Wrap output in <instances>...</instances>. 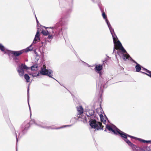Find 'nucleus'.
Instances as JSON below:
<instances>
[{
  "mask_svg": "<svg viewBox=\"0 0 151 151\" xmlns=\"http://www.w3.org/2000/svg\"><path fill=\"white\" fill-rule=\"evenodd\" d=\"M100 116V119H102V118L103 117V116L102 114H99Z\"/></svg>",
  "mask_w": 151,
  "mask_h": 151,
  "instance_id": "35",
  "label": "nucleus"
},
{
  "mask_svg": "<svg viewBox=\"0 0 151 151\" xmlns=\"http://www.w3.org/2000/svg\"><path fill=\"white\" fill-rule=\"evenodd\" d=\"M40 35L38 30L37 32L35 37L33 40L32 43L29 46L27 47L26 49H23L24 50V52H27L32 50L33 49L32 46L33 44H35L37 41H38L40 40Z\"/></svg>",
  "mask_w": 151,
  "mask_h": 151,
  "instance_id": "7",
  "label": "nucleus"
},
{
  "mask_svg": "<svg viewBox=\"0 0 151 151\" xmlns=\"http://www.w3.org/2000/svg\"><path fill=\"white\" fill-rule=\"evenodd\" d=\"M47 28H50L52 30V32H50V33L49 35H48V36L47 37V38L49 39H52L53 38V35H52L54 34L56 36H58V35L59 36H62V35H57L55 33V31H54V33H52V31L54 30V28H52V27H46Z\"/></svg>",
  "mask_w": 151,
  "mask_h": 151,
  "instance_id": "16",
  "label": "nucleus"
},
{
  "mask_svg": "<svg viewBox=\"0 0 151 151\" xmlns=\"http://www.w3.org/2000/svg\"><path fill=\"white\" fill-rule=\"evenodd\" d=\"M86 114L89 120L97 117L95 114L94 111L92 110H89L88 111H87Z\"/></svg>",
  "mask_w": 151,
  "mask_h": 151,
  "instance_id": "11",
  "label": "nucleus"
},
{
  "mask_svg": "<svg viewBox=\"0 0 151 151\" xmlns=\"http://www.w3.org/2000/svg\"><path fill=\"white\" fill-rule=\"evenodd\" d=\"M24 78L26 80L27 82H29V80L30 78V77L28 74H25L24 75Z\"/></svg>",
  "mask_w": 151,
  "mask_h": 151,
  "instance_id": "27",
  "label": "nucleus"
},
{
  "mask_svg": "<svg viewBox=\"0 0 151 151\" xmlns=\"http://www.w3.org/2000/svg\"><path fill=\"white\" fill-rule=\"evenodd\" d=\"M17 70L19 76L21 77H23L24 73V70H22L17 68Z\"/></svg>",
  "mask_w": 151,
  "mask_h": 151,
  "instance_id": "18",
  "label": "nucleus"
},
{
  "mask_svg": "<svg viewBox=\"0 0 151 151\" xmlns=\"http://www.w3.org/2000/svg\"><path fill=\"white\" fill-rule=\"evenodd\" d=\"M77 110L79 114H81L83 113V109L82 106L77 107Z\"/></svg>",
  "mask_w": 151,
  "mask_h": 151,
  "instance_id": "19",
  "label": "nucleus"
},
{
  "mask_svg": "<svg viewBox=\"0 0 151 151\" xmlns=\"http://www.w3.org/2000/svg\"><path fill=\"white\" fill-rule=\"evenodd\" d=\"M41 75L40 74V73H36V77L37 78H39L40 77L39 76Z\"/></svg>",
  "mask_w": 151,
  "mask_h": 151,
  "instance_id": "31",
  "label": "nucleus"
},
{
  "mask_svg": "<svg viewBox=\"0 0 151 151\" xmlns=\"http://www.w3.org/2000/svg\"><path fill=\"white\" fill-rule=\"evenodd\" d=\"M117 53H118V55H119V52H118Z\"/></svg>",
  "mask_w": 151,
  "mask_h": 151,
  "instance_id": "44",
  "label": "nucleus"
},
{
  "mask_svg": "<svg viewBox=\"0 0 151 151\" xmlns=\"http://www.w3.org/2000/svg\"><path fill=\"white\" fill-rule=\"evenodd\" d=\"M116 42L118 46L120 47V50L123 53H126V54L124 53L122 54V57L123 60L125 61L129 58H130L131 57L130 55L127 52L126 50L122 46L119 40H118L116 41Z\"/></svg>",
  "mask_w": 151,
  "mask_h": 151,
  "instance_id": "5",
  "label": "nucleus"
},
{
  "mask_svg": "<svg viewBox=\"0 0 151 151\" xmlns=\"http://www.w3.org/2000/svg\"><path fill=\"white\" fill-rule=\"evenodd\" d=\"M72 9H70L68 11V13H70L72 11Z\"/></svg>",
  "mask_w": 151,
  "mask_h": 151,
  "instance_id": "37",
  "label": "nucleus"
},
{
  "mask_svg": "<svg viewBox=\"0 0 151 151\" xmlns=\"http://www.w3.org/2000/svg\"><path fill=\"white\" fill-rule=\"evenodd\" d=\"M40 74L41 75L47 76L49 77L52 78L58 81L59 83H60L54 78L52 77L53 71L50 69L47 70L44 67H42L40 71Z\"/></svg>",
  "mask_w": 151,
  "mask_h": 151,
  "instance_id": "6",
  "label": "nucleus"
},
{
  "mask_svg": "<svg viewBox=\"0 0 151 151\" xmlns=\"http://www.w3.org/2000/svg\"><path fill=\"white\" fill-rule=\"evenodd\" d=\"M93 1H94L93 0H92Z\"/></svg>",
  "mask_w": 151,
  "mask_h": 151,
  "instance_id": "49",
  "label": "nucleus"
},
{
  "mask_svg": "<svg viewBox=\"0 0 151 151\" xmlns=\"http://www.w3.org/2000/svg\"><path fill=\"white\" fill-rule=\"evenodd\" d=\"M29 98V97L28 98V101ZM28 103H29V102H28Z\"/></svg>",
  "mask_w": 151,
  "mask_h": 151,
  "instance_id": "46",
  "label": "nucleus"
},
{
  "mask_svg": "<svg viewBox=\"0 0 151 151\" xmlns=\"http://www.w3.org/2000/svg\"><path fill=\"white\" fill-rule=\"evenodd\" d=\"M16 151H17V148H16Z\"/></svg>",
  "mask_w": 151,
  "mask_h": 151,
  "instance_id": "43",
  "label": "nucleus"
},
{
  "mask_svg": "<svg viewBox=\"0 0 151 151\" xmlns=\"http://www.w3.org/2000/svg\"><path fill=\"white\" fill-rule=\"evenodd\" d=\"M29 87H28L27 88V97H28V98L29 97Z\"/></svg>",
  "mask_w": 151,
  "mask_h": 151,
  "instance_id": "34",
  "label": "nucleus"
},
{
  "mask_svg": "<svg viewBox=\"0 0 151 151\" xmlns=\"http://www.w3.org/2000/svg\"><path fill=\"white\" fill-rule=\"evenodd\" d=\"M138 140L144 143H150L151 142V140H146L142 139L139 138L138 139Z\"/></svg>",
  "mask_w": 151,
  "mask_h": 151,
  "instance_id": "23",
  "label": "nucleus"
},
{
  "mask_svg": "<svg viewBox=\"0 0 151 151\" xmlns=\"http://www.w3.org/2000/svg\"><path fill=\"white\" fill-rule=\"evenodd\" d=\"M11 52L10 53L12 54L13 55L12 56H14L15 57H17L21 54H22L24 52V50H22L19 51H9Z\"/></svg>",
  "mask_w": 151,
  "mask_h": 151,
  "instance_id": "14",
  "label": "nucleus"
},
{
  "mask_svg": "<svg viewBox=\"0 0 151 151\" xmlns=\"http://www.w3.org/2000/svg\"><path fill=\"white\" fill-rule=\"evenodd\" d=\"M29 109L30 111H31L30 107V105L29 104Z\"/></svg>",
  "mask_w": 151,
  "mask_h": 151,
  "instance_id": "41",
  "label": "nucleus"
},
{
  "mask_svg": "<svg viewBox=\"0 0 151 151\" xmlns=\"http://www.w3.org/2000/svg\"><path fill=\"white\" fill-rule=\"evenodd\" d=\"M107 25L108 26V27L111 33V34L112 36L114 43V44H115L116 43V41L118 40V39L116 36V34L115 33L114 29L111 26V25L109 22H108L107 21Z\"/></svg>",
  "mask_w": 151,
  "mask_h": 151,
  "instance_id": "9",
  "label": "nucleus"
},
{
  "mask_svg": "<svg viewBox=\"0 0 151 151\" xmlns=\"http://www.w3.org/2000/svg\"><path fill=\"white\" fill-rule=\"evenodd\" d=\"M69 15H65L60 18L59 22L57 23L54 26L52 27V28H54V30L52 31V33H54L55 31L57 35H62V26H66L68 25L69 21Z\"/></svg>",
  "mask_w": 151,
  "mask_h": 151,
  "instance_id": "1",
  "label": "nucleus"
},
{
  "mask_svg": "<svg viewBox=\"0 0 151 151\" xmlns=\"http://www.w3.org/2000/svg\"><path fill=\"white\" fill-rule=\"evenodd\" d=\"M30 124H35V125L42 128H45L43 127H47V126H44L41 123H38L37 122L34 120H32L30 122V123L28 121H26L24 122L22 124L21 127V129L23 134H25L27 130L30 127Z\"/></svg>",
  "mask_w": 151,
  "mask_h": 151,
  "instance_id": "2",
  "label": "nucleus"
},
{
  "mask_svg": "<svg viewBox=\"0 0 151 151\" xmlns=\"http://www.w3.org/2000/svg\"><path fill=\"white\" fill-rule=\"evenodd\" d=\"M30 116H31V114H30Z\"/></svg>",
  "mask_w": 151,
  "mask_h": 151,
  "instance_id": "47",
  "label": "nucleus"
},
{
  "mask_svg": "<svg viewBox=\"0 0 151 151\" xmlns=\"http://www.w3.org/2000/svg\"><path fill=\"white\" fill-rule=\"evenodd\" d=\"M106 131V129L104 130V131Z\"/></svg>",
  "mask_w": 151,
  "mask_h": 151,
  "instance_id": "45",
  "label": "nucleus"
},
{
  "mask_svg": "<svg viewBox=\"0 0 151 151\" xmlns=\"http://www.w3.org/2000/svg\"><path fill=\"white\" fill-rule=\"evenodd\" d=\"M50 32H49L48 30H42L41 32V33L44 35H47L49 34Z\"/></svg>",
  "mask_w": 151,
  "mask_h": 151,
  "instance_id": "21",
  "label": "nucleus"
},
{
  "mask_svg": "<svg viewBox=\"0 0 151 151\" xmlns=\"http://www.w3.org/2000/svg\"><path fill=\"white\" fill-rule=\"evenodd\" d=\"M142 70H145L146 71V70H145V69H146V68H144L143 67H142Z\"/></svg>",
  "mask_w": 151,
  "mask_h": 151,
  "instance_id": "39",
  "label": "nucleus"
},
{
  "mask_svg": "<svg viewBox=\"0 0 151 151\" xmlns=\"http://www.w3.org/2000/svg\"><path fill=\"white\" fill-rule=\"evenodd\" d=\"M145 151H150V146H146L144 148Z\"/></svg>",
  "mask_w": 151,
  "mask_h": 151,
  "instance_id": "28",
  "label": "nucleus"
},
{
  "mask_svg": "<svg viewBox=\"0 0 151 151\" xmlns=\"http://www.w3.org/2000/svg\"><path fill=\"white\" fill-rule=\"evenodd\" d=\"M37 65H35L32 66L30 68V69L31 70H37Z\"/></svg>",
  "mask_w": 151,
  "mask_h": 151,
  "instance_id": "26",
  "label": "nucleus"
},
{
  "mask_svg": "<svg viewBox=\"0 0 151 151\" xmlns=\"http://www.w3.org/2000/svg\"><path fill=\"white\" fill-rule=\"evenodd\" d=\"M17 68L22 69V70H27L30 69V68L27 67L25 64L22 63L21 65H19Z\"/></svg>",
  "mask_w": 151,
  "mask_h": 151,
  "instance_id": "17",
  "label": "nucleus"
},
{
  "mask_svg": "<svg viewBox=\"0 0 151 151\" xmlns=\"http://www.w3.org/2000/svg\"><path fill=\"white\" fill-rule=\"evenodd\" d=\"M116 47H115V45L114 44V50H113V52H114V51H115V49H116Z\"/></svg>",
  "mask_w": 151,
  "mask_h": 151,
  "instance_id": "38",
  "label": "nucleus"
},
{
  "mask_svg": "<svg viewBox=\"0 0 151 151\" xmlns=\"http://www.w3.org/2000/svg\"><path fill=\"white\" fill-rule=\"evenodd\" d=\"M102 15L103 18L105 19L106 23V24H107V21L108 22H109V21L107 19V16L106 14H105L104 12H102Z\"/></svg>",
  "mask_w": 151,
  "mask_h": 151,
  "instance_id": "22",
  "label": "nucleus"
},
{
  "mask_svg": "<svg viewBox=\"0 0 151 151\" xmlns=\"http://www.w3.org/2000/svg\"><path fill=\"white\" fill-rule=\"evenodd\" d=\"M101 122H103L104 123H105L106 122L105 120H104V117L102 118V119H101Z\"/></svg>",
  "mask_w": 151,
  "mask_h": 151,
  "instance_id": "33",
  "label": "nucleus"
},
{
  "mask_svg": "<svg viewBox=\"0 0 151 151\" xmlns=\"http://www.w3.org/2000/svg\"><path fill=\"white\" fill-rule=\"evenodd\" d=\"M0 50L3 52H4V53H6V52L5 51V47H4L0 43Z\"/></svg>",
  "mask_w": 151,
  "mask_h": 151,
  "instance_id": "24",
  "label": "nucleus"
},
{
  "mask_svg": "<svg viewBox=\"0 0 151 151\" xmlns=\"http://www.w3.org/2000/svg\"><path fill=\"white\" fill-rule=\"evenodd\" d=\"M150 150H151V147H150Z\"/></svg>",
  "mask_w": 151,
  "mask_h": 151,
  "instance_id": "48",
  "label": "nucleus"
},
{
  "mask_svg": "<svg viewBox=\"0 0 151 151\" xmlns=\"http://www.w3.org/2000/svg\"><path fill=\"white\" fill-rule=\"evenodd\" d=\"M100 79L99 83H98L96 82L97 85H98V86L100 87V90L102 89V87L105 88L107 87V86H106L105 85L107 82H108L107 78L105 77H102V76H99Z\"/></svg>",
  "mask_w": 151,
  "mask_h": 151,
  "instance_id": "8",
  "label": "nucleus"
},
{
  "mask_svg": "<svg viewBox=\"0 0 151 151\" xmlns=\"http://www.w3.org/2000/svg\"><path fill=\"white\" fill-rule=\"evenodd\" d=\"M30 75H31L33 77H36V73H34L29 74Z\"/></svg>",
  "mask_w": 151,
  "mask_h": 151,
  "instance_id": "30",
  "label": "nucleus"
},
{
  "mask_svg": "<svg viewBox=\"0 0 151 151\" xmlns=\"http://www.w3.org/2000/svg\"><path fill=\"white\" fill-rule=\"evenodd\" d=\"M103 65L99 64L96 65L95 67L94 70L96 72L99 73V76H101L102 75V73L101 71L103 69Z\"/></svg>",
  "mask_w": 151,
  "mask_h": 151,
  "instance_id": "13",
  "label": "nucleus"
},
{
  "mask_svg": "<svg viewBox=\"0 0 151 151\" xmlns=\"http://www.w3.org/2000/svg\"><path fill=\"white\" fill-rule=\"evenodd\" d=\"M81 61L84 65L85 66L88 65V66L89 67L90 66L89 65L88 63L83 62V61Z\"/></svg>",
  "mask_w": 151,
  "mask_h": 151,
  "instance_id": "29",
  "label": "nucleus"
},
{
  "mask_svg": "<svg viewBox=\"0 0 151 151\" xmlns=\"http://www.w3.org/2000/svg\"><path fill=\"white\" fill-rule=\"evenodd\" d=\"M145 70H146V72H147V73L144 72H142L143 74H146L151 78V71L147 69H145Z\"/></svg>",
  "mask_w": 151,
  "mask_h": 151,
  "instance_id": "20",
  "label": "nucleus"
},
{
  "mask_svg": "<svg viewBox=\"0 0 151 151\" xmlns=\"http://www.w3.org/2000/svg\"><path fill=\"white\" fill-rule=\"evenodd\" d=\"M114 126L115 127V129H113L112 127L110 125H106V128L109 131H111L113 132L114 134L117 135L118 134H119V133H120L121 130H119L115 126Z\"/></svg>",
  "mask_w": 151,
  "mask_h": 151,
  "instance_id": "12",
  "label": "nucleus"
},
{
  "mask_svg": "<svg viewBox=\"0 0 151 151\" xmlns=\"http://www.w3.org/2000/svg\"><path fill=\"white\" fill-rule=\"evenodd\" d=\"M82 116L81 117L83 119H84V120L86 122H87V118H86V117L85 116Z\"/></svg>",
  "mask_w": 151,
  "mask_h": 151,
  "instance_id": "32",
  "label": "nucleus"
},
{
  "mask_svg": "<svg viewBox=\"0 0 151 151\" xmlns=\"http://www.w3.org/2000/svg\"><path fill=\"white\" fill-rule=\"evenodd\" d=\"M35 17H36V22H37V25H38V24H39V22L36 17V16H35Z\"/></svg>",
  "mask_w": 151,
  "mask_h": 151,
  "instance_id": "36",
  "label": "nucleus"
},
{
  "mask_svg": "<svg viewBox=\"0 0 151 151\" xmlns=\"http://www.w3.org/2000/svg\"><path fill=\"white\" fill-rule=\"evenodd\" d=\"M34 52H35V53H37V52H36V50H34Z\"/></svg>",
  "mask_w": 151,
  "mask_h": 151,
  "instance_id": "42",
  "label": "nucleus"
},
{
  "mask_svg": "<svg viewBox=\"0 0 151 151\" xmlns=\"http://www.w3.org/2000/svg\"><path fill=\"white\" fill-rule=\"evenodd\" d=\"M76 118H72L71 120V121H72V122H73V124L72 125H63L61 127H60L57 128H53L52 126H49V127H42L46 128V129H60L63 128L65 127H70L73 124H75L76 122Z\"/></svg>",
  "mask_w": 151,
  "mask_h": 151,
  "instance_id": "10",
  "label": "nucleus"
},
{
  "mask_svg": "<svg viewBox=\"0 0 151 151\" xmlns=\"http://www.w3.org/2000/svg\"><path fill=\"white\" fill-rule=\"evenodd\" d=\"M98 117H97L93 119L90 120L89 125L92 128L96 130H99L103 129L104 127L102 126V123L98 121Z\"/></svg>",
  "mask_w": 151,
  "mask_h": 151,
  "instance_id": "4",
  "label": "nucleus"
},
{
  "mask_svg": "<svg viewBox=\"0 0 151 151\" xmlns=\"http://www.w3.org/2000/svg\"><path fill=\"white\" fill-rule=\"evenodd\" d=\"M119 135L124 142H125L129 146L133 149H136L137 148V146L132 143L130 141L127 139V137H128L137 140H138V139H139V138L129 135L121 131L120 133H119Z\"/></svg>",
  "mask_w": 151,
  "mask_h": 151,
  "instance_id": "3",
  "label": "nucleus"
},
{
  "mask_svg": "<svg viewBox=\"0 0 151 151\" xmlns=\"http://www.w3.org/2000/svg\"><path fill=\"white\" fill-rule=\"evenodd\" d=\"M130 60L132 62L136 64V65L135 66L136 71L137 72H139L141 70L142 68V66L139 64L137 63L136 61L133 59L131 58H130Z\"/></svg>",
  "mask_w": 151,
  "mask_h": 151,
  "instance_id": "15",
  "label": "nucleus"
},
{
  "mask_svg": "<svg viewBox=\"0 0 151 151\" xmlns=\"http://www.w3.org/2000/svg\"><path fill=\"white\" fill-rule=\"evenodd\" d=\"M16 140H17V142H18V138H17V134H16Z\"/></svg>",
  "mask_w": 151,
  "mask_h": 151,
  "instance_id": "40",
  "label": "nucleus"
},
{
  "mask_svg": "<svg viewBox=\"0 0 151 151\" xmlns=\"http://www.w3.org/2000/svg\"><path fill=\"white\" fill-rule=\"evenodd\" d=\"M13 58V60L16 63H18L19 62V60L17 57H15L14 56H12Z\"/></svg>",
  "mask_w": 151,
  "mask_h": 151,
  "instance_id": "25",
  "label": "nucleus"
}]
</instances>
